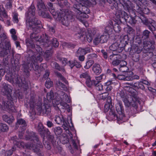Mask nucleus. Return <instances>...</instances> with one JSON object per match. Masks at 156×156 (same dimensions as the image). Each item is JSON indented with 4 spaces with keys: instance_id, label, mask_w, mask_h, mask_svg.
<instances>
[{
    "instance_id": "obj_64",
    "label": "nucleus",
    "mask_w": 156,
    "mask_h": 156,
    "mask_svg": "<svg viewBox=\"0 0 156 156\" xmlns=\"http://www.w3.org/2000/svg\"><path fill=\"white\" fill-rule=\"evenodd\" d=\"M45 148L48 150H49L51 148V145L49 142L45 141L43 142Z\"/></svg>"
},
{
    "instance_id": "obj_19",
    "label": "nucleus",
    "mask_w": 156,
    "mask_h": 156,
    "mask_svg": "<svg viewBox=\"0 0 156 156\" xmlns=\"http://www.w3.org/2000/svg\"><path fill=\"white\" fill-rule=\"evenodd\" d=\"M37 129L41 137H43V140L44 139L45 133L46 134H49L50 133V131L49 129H47L44 128L41 123H39L38 124Z\"/></svg>"
},
{
    "instance_id": "obj_1",
    "label": "nucleus",
    "mask_w": 156,
    "mask_h": 156,
    "mask_svg": "<svg viewBox=\"0 0 156 156\" xmlns=\"http://www.w3.org/2000/svg\"><path fill=\"white\" fill-rule=\"evenodd\" d=\"M36 101L34 98L31 97L30 99V102L28 104H25V106L27 108H30L32 110L31 114L34 115L36 114L35 110L34 107L37 111L40 114L42 112L44 114H46L48 115L51 112L50 106L48 104H44L42 106L41 101L40 100L38 101L36 103Z\"/></svg>"
},
{
    "instance_id": "obj_4",
    "label": "nucleus",
    "mask_w": 156,
    "mask_h": 156,
    "mask_svg": "<svg viewBox=\"0 0 156 156\" xmlns=\"http://www.w3.org/2000/svg\"><path fill=\"white\" fill-rule=\"evenodd\" d=\"M41 22L37 18L31 19L30 20L28 17L26 20V26L28 29L32 30L33 32L38 33L40 31V29L37 25L41 24Z\"/></svg>"
},
{
    "instance_id": "obj_36",
    "label": "nucleus",
    "mask_w": 156,
    "mask_h": 156,
    "mask_svg": "<svg viewBox=\"0 0 156 156\" xmlns=\"http://www.w3.org/2000/svg\"><path fill=\"white\" fill-rule=\"evenodd\" d=\"M33 50L29 49L27 51V53L30 57L29 60L30 61L32 60L34 58V56L36 54V52H34Z\"/></svg>"
},
{
    "instance_id": "obj_15",
    "label": "nucleus",
    "mask_w": 156,
    "mask_h": 156,
    "mask_svg": "<svg viewBox=\"0 0 156 156\" xmlns=\"http://www.w3.org/2000/svg\"><path fill=\"white\" fill-rule=\"evenodd\" d=\"M59 95H60V98L61 100L63 101H62L60 103L61 105L64 107H67L68 106V105L66 103L64 102V101H65L67 103H70V100L69 97L67 94L62 91H60Z\"/></svg>"
},
{
    "instance_id": "obj_21",
    "label": "nucleus",
    "mask_w": 156,
    "mask_h": 156,
    "mask_svg": "<svg viewBox=\"0 0 156 156\" xmlns=\"http://www.w3.org/2000/svg\"><path fill=\"white\" fill-rule=\"evenodd\" d=\"M35 14V9L34 5H32L30 6V8L28 9V10L26 14V20H27L28 17H29L30 20H31L30 19L31 16H34ZM34 18L33 19H34Z\"/></svg>"
},
{
    "instance_id": "obj_2",
    "label": "nucleus",
    "mask_w": 156,
    "mask_h": 156,
    "mask_svg": "<svg viewBox=\"0 0 156 156\" xmlns=\"http://www.w3.org/2000/svg\"><path fill=\"white\" fill-rule=\"evenodd\" d=\"M6 80L12 83L16 84L19 87H23L25 89H27L28 85L26 81H23L19 76L16 74L9 73L5 75Z\"/></svg>"
},
{
    "instance_id": "obj_34",
    "label": "nucleus",
    "mask_w": 156,
    "mask_h": 156,
    "mask_svg": "<svg viewBox=\"0 0 156 156\" xmlns=\"http://www.w3.org/2000/svg\"><path fill=\"white\" fill-rule=\"evenodd\" d=\"M124 21L128 22L132 25H134L136 23L137 20H136L135 17L129 16L128 15L127 20H125Z\"/></svg>"
},
{
    "instance_id": "obj_60",
    "label": "nucleus",
    "mask_w": 156,
    "mask_h": 156,
    "mask_svg": "<svg viewBox=\"0 0 156 156\" xmlns=\"http://www.w3.org/2000/svg\"><path fill=\"white\" fill-rule=\"evenodd\" d=\"M93 81H95V80H92L91 81L90 80V78L86 80V83L87 86L89 87H91L92 86H94V84L93 83Z\"/></svg>"
},
{
    "instance_id": "obj_42",
    "label": "nucleus",
    "mask_w": 156,
    "mask_h": 156,
    "mask_svg": "<svg viewBox=\"0 0 156 156\" xmlns=\"http://www.w3.org/2000/svg\"><path fill=\"white\" fill-rule=\"evenodd\" d=\"M150 33V32L148 30H145L144 31L142 34V39L144 40L149 38Z\"/></svg>"
},
{
    "instance_id": "obj_48",
    "label": "nucleus",
    "mask_w": 156,
    "mask_h": 156,
    "mask_svg": "<svg viewBox=\"0 0 156 156\" xmlns=\"http://www.w3.org/2000/svg\"><path fill=\"white\" fill-rule=\"evenodd\" d=\"M86 34V32L84 30H81L80 32L77 33L75 34V36L78 38H80L81 37H83Z\"/></svg>"
},
{
    "instance_id": "obj_14",
    "label": "nucleus",
    "mask_w": 156,
    "mask_h": 156,
    "mask_svg": "<svg viewBox=\"0 0 156 156\" xmlns=\"http://www.w3.org/2000/svg\"><path fill=\"white\" fill-rule=\"evenodd\" d=\"M115 108L119 116V120H122L123 118L125 117V114L124 109L122 103L119 101L115 105Z\"/></svg>"
},
{
    "instance_id": "obj_40",
    "label": "nucleus",
    "mask_w": 156,
    "mask_h": 156,
    "mask_svg": "<svg viewBox=\"0 0 156 156\" xmlns=\"http://www.w3.org/2000/svg\"><path fill=\"white\" fill-rule=\"evenodd\" d=\"M108 35V34L104 33L102 35H100V38L101 43H104L107 41Z\"/></svg>"
},
{
    "instance_id": "obj_11",
    "label": "nucleus",
    "mask_w": 156,
    "mask_h": 156,
    "mask_svg": "<svg viewBox=\"0 0 156 156\" xmlns=\"http://www.w3.org/2000/svg\"><path fill=\"white\" fill-rule=\"evenodd\" d=\"M139 17L143 23L147 26L150 30L152 31L155 30V27L153 25L154 23V20L151 19H147L143 16H140Z\"/></svg>"
},
{
    "instance_id": "obj_16",
    "label": "nucleus",
    "mask_w": 156,
    "mask_h": 156,
    "mask_svg": "<svg viewBox=\"0 0 156 156\" xmlns=\"http://www.w3.org/2000/svg\"><path fill=\"white\" fill-rule=\"evenodd\" d=\"M81 13L79 16H76V18L79 20H81V17L87 18L88 16L87 15L90 12L89 9L85 5H81Z\"/></svg>"
},
{
    "instance_id": "obj_41",
    "label": "nucleus",
    "mask_w": 156,
    "mask_h": 156,
    "mask_svg": "<svg viewBox=\"0 0 156 156\" xmlns=\"http://www.w3.org/2000/svg\"><path fill=\"white\" fill-rule=\"evenodd\" d=\"M48 135V139L49 142H51L54 145L55 142V140L54 135L51 134L50 133L49 134H47Z\"/></svg>"
},
{
    "instance_id": "obj_9",
    "label": "nucleus",
    "mask_w": 156,
    "mask_h": 156,
    "mask_svg": "<svg viewBox=\"0 0 156 156\" xmlns=\"http://www.w3.org/2000/svg\"><path fill=\"white\" fill-rule=\"evenodd\" d=\"M7 99L8 101H3L2 102V108L3 109L13 112H16V110L15 107L14 106L13 102L12 101V98L11 100Z\"/></svg>"
},
{
    "instance_id": "obj_56",
    "label": "nucleus",
    "mask_w": 156,
    "mask_h": 156,
    "mask_svg": "<svg viewBox=\"0 0 156 156\" xmlns=\"http://www.w3.org/2000/svg\"><path fill=\"white\" fill-rule=\"evenodd\" d=\"M58 59L61 62L62 65L64 66H65L67 64L68 60L67 59L64 58L58 57Z\"/></svg>"
},
{
    "instance_id": "obj_49",
    "label": "nucleus",
    "mask_w": 156,
    "mask_h": 156,
    "mask_svg": "<svg viewBox=\"0 0 156 156\" xmlns=\"http://www.w3.org/2000/svg\"><path fill=\"white\" fill-rule=\"evenodd\" d=\"M0 16L5 18H7L8 17L5 10L3 7H2V9L0 10Z\"/></svg>"
},
{
    "instance_id": "obj_24",
    "label": "nucleus",
    "mask_w": 156,
    "mask_h": 156,
    "mask_svg": "<svg viewBox=\"0 0 156 156\" xmlns=\"http://www.w3.org/2000/svg\"><path fill=\"white\" fill-rule=\"evenodd\" d=\"M17 124L20 125V129H21L23 131H25L27 126V124L25 121L23 119H20L17 120Z\"/></svg>"
},
{
    "instance_id": "obj_53",
    "label": "nucleus",
    "mask_w": 156,
    "mask_h": 156,
    "mask_svg": "<svg viewBox=\"0 0 156 156\" xmlns=\"http://www.w3.org/2000/svg\"><path fill=\"white\" fill-rule=\"evenodd\" d=\"M57 86L59 88H62V89L66 90H67V88L66 86L63 83L59 82L56 83Z\"/></svg>"
},
{
    "instance_id": "obj_28",
    "label": "nucleus",
    "mask_w": 156,
    "mask_h": 156,
    "mask_svg": "<svg viewBox=\"0 0 156 156\" xmlns=\"http://www.w3.org/2000/svg\"><path fill=\"white\" fill-rule=\"evenodd\" d=\"M92 70L96 75L99 74L101 72V68L100 65L95 63L92 67Z\"/></svg>"
},
{
    "instance_id": "obj_52",
    "label": "nucleus",
    "mask_w": 156,
    "mask_h": 156,
    "mask_svg": "<svg viewBox=\"0 0 156 156\" xmlns=\"http://www.w3.org/2000/svg\"><path fill=\"white\" fill-rule=\"evenodd\" d=\"M53 85L52 82L51 81L50 78H48L45 82V85L47 88L51 87Z\"/></svg>"
},
{
    "instance_id": "obj_23",
    "label": "nucleus",
    "mask_w": 156,
    "mask_h": 156,
    "mask_svg": "<svg viewBox=\"0 0 156 156\" xmlns=\"http://www.w3.org/2000/svg\"><path fill=\"white\" fill-rule=\"evenodd\" d=\"M24 72L25 73L29 72V70H31L34 69L33 65L31 61H30L24 64L23 65Z\"/></svg>"
},
{
    "instance_id": "obj_61",
    "label": "nucleus",
    "mask_w": 156,
    "mask_h": 156,
    "mask_svg": "<svg viewBox=\"0 0 156 156\" xmlns=\"http://www.w3.org/2000/svg\"><path fill=\"white\" fill-rule=\"evenodd\" d=\"M130 86H131L136 89H138V86L139 84V82H133L132 83H130L128 84Z\"/></svg>"
},
{
    "instance_id": "obj_8",
    "label": "nucleus",
    "mask_w": 156,
    "mask_h": 156,
    "mask_svg": "<svg viewBox=\"0 0 156 156\" xmlns=\"http://www.w3.org/2000/svg\"><path fill=\"white\" fill-rule=\"evenodd\" d=\"M55 121L59 125L63 124L62 127L66 130H68L70 125L68 122L65 120L62 115H56L55 117Z\"/></svg>"
},
{
    "instance_id": "obj_47",
    "label": "nucleus",
    "mask_w": 156,
    "mask_h": 156,
    "mask_svg": "<svg viewBox=\"0 0 156 156\" xmlns=\"http://www.w3.org/2000/svg\"><path fill=\"white\" fill-rule=\"evenodd\" d=\"M110 6L111 9L116 12L119 9L117 3L115 2V1H114Z\"/></svg>"
},
{
    "instance_id": "obj_44",
    "label": "nucleus",
    "mask_w": 156,
    "mask_h": 156,
    "mask_svg": "<svg viewBox=\"0 0 156 156\" xmlns=\"http://www.w3.org/2000/svg\"><path fill=\"white\" fill-rule=\"evenodd\" d=\"M81 78H84L87 80L90 78L89 72L86 71L84 73H82L80 76Z\"/></svg>"
},
{
    "instance_id": "obj_39",
    "label": "nucleus",
    "mask_w": 156,
    "mask_h": 156,
    "mask_svg": "<svg viewBox=\"0 0 156 156\" xmlns=\"http://www.w3.org/2000/svg\"><path fill=\"white\" fill-rule=\"evenodd\" d=\"M93 83L94 84V86L95 87L96 89L98 90H102L103 88V85L100 83L97 82L93 81Z\"/></svg>"
},
{
    "instance_id": "obj_51",
    "label": "nucleus",
    "mask_w": 156,
    "mask_h": 156,
    "mask_svg": "<svg viewBox=\"0 0 156 156\" xmlns=\"http://www.w3.org/2000/svg\"><path fill=\"white\" fill-rule=\"evenodd\" d=\"M52 52L51 50H47L44 53V57L46 58L47 60L49 59V57H51Z\"/></svg>"
},
{
    "instance_id": "obj_55",
    "label": "nucleus",
    "mask_w": 156,
    "mask_h": 156,
    "mask_svg": "<svg viewBox=\"0 0 156 156\" xmlns=\"http://www.w3.org/2000/svg\"><path fill=\"white\" fill-rule=\"evenodd\" d=\"M94 62L93 60H90L86 63V65L85 66V68L88 69L94 63Z\"/></svg>"
},
{
    "instance_id": "obj_17",
    "label": "nucleus",
    "mask_w": 156,
    "mask_h": 156,
    "mask_svg": "<svg viewBox=\"0 0 156 156\" xmlns=\"http://www.w3.org/2000/svg\"><path fill=\"white\" fill-rule=\"evenodd\" d=\"M3 87L2 89V92L6 96L7 99L11 100L12 98L11 95L12 90L9 86L5 83H3Z\"/></svg>"
},
{
    "instance_id": "obj_32",
    "label": "nucleus",
    "mask_w": 156,
    "mask_h": 156,
    "mask_svg": "<svg viewBox=\"0 0 156 156\" xmlns=\"http://www.w3.org/2000/svg\"><path fill=\"white\" fill-rule=\"evenodd\" d=\"M41 53H36L34 56V58L32 60L34 62H41L43 60L42 56Z\"/></svg>"
},
{
    "instance_id": "obj_57",
    "label": "nucleus",
    "mask_w": 156,
    "mask_h": 156,
    "mask_svg": "<svg viewBox=\"0 0 156 156\" xmlns=\"http://www.w3.org/2000/svg\"><path fill=\"white\" fill-rule=\"evenodd\" d=\"M120 56L118 54H113L111 55L109 58V59L111 60L114 61L116 58H120Z\"/></svg>"
},
{
    "instance_id": "obj_30",
    "label": "nucleus",
    "mask_w": 156,
    "mask_h": 156,
    "mask_svg": "<svg viewBox=\"0 0 156 156\" xmlns=\"http://www.w3.org/2000/svg\"><path fill=\"white\" fill-rule=\"evenodd\" d=\"M10 54V51L9 49H7V48L4 49H3L2 51L0 52V56L2 57H5V56H7V58H5L6 60H8V58Z\"/></svg>"
},
{
    "instance_id": "obj_13",
    "label": "nucleus",
    "mask_w": 156,
    "mask_h": 156,
    "mask_svg": "<svg viewBox=\"0 0 156 156\" xmlns=\"http://www.w3.org/2000/svg\"><path fill=\"white\" fill-rule=\"evenodd\" d=\"M128 14L125 11L119 9L116 12L115 14L117 20L121 22H123L125 20H127Z\"/></svg>"
},
{
    "instance_id": "obj_54",
    "label": "nucleus",
    "mask_w": 156,
    "mask_h": 156,
    "mask_svg": "<svg viewBox=\"0 0 156 156\" xmlns=\"http://www.w3.org/2000/svg\"><path fill=\"white\" fill-rule=\"evenodd\" d=\"M122 61L119 60V58H116L112 62L111 64L114 66H117L119 64H120Z\"/></svg>"
},
{
    "instance_id": "obj_58",
    "label": "nucleus",
    "mask_w": 156,
    "mask_h": 156,
    "mask_svg": "<svg viewBox=\"0 0 156 156\" xmlns=\"http://www.w3.org/2000/svg\"><path fill=\"white\" fill-rule=\"evenodd\" d=\"M144 47L146 49H150L152 45V43L148 41H144Z\"/></svg>"
},
{
    "instance_id": "obj_26",
    "label": "nucleus",
    "mask_w": 156,
    "mask_h": 156,
    "mask_svg": "<svg viewBox=\"0 0 156 156\" xmlns=\"http://www.w3.org/2000/svg\"><path fill=\"white\" fill-rule=\"evenodd\" d=\"M127 63L125 61H122L119 68V71L122 72H126L129 70V68L126 66Z\"/></svg>"
},
{
    "instance_id": "obj_6",
    "label": "nucleus",
    "mask_w": 156,
    "mask_h": 156,
    "mask_svg": "<svg viewBox=\"0 0 156 156\" xmlns=\"http://www.w3.org/2000/svg\"><path fill=\"white\" fill-rule=\"evenodd\" d=\"M124 102L126 106L128 107L130 106V108H129L127 110L129 111L128 114L129 115H131L136 114L137 112V109L138 107L137 102L139 103V101H136L134 102L133 101V102H130L127 100H124Z\"/></svg>"
},
{
    "instance_id": "obj_38",
    "label": "nucleus",
    "mask_w": 156,
    "mask_h": 156,
    "mask_svg": "<svg viewBox=\"0 0 156 156\" xmlns=\"http://www.w3.org/2000/svg\"><path fill=\"white\" fill-rule=\"evenodd\" d=\"M119 44L118 42H115L112 44L110 47L109 49L110 50L115 51H116L119 48Z\"/></svg>"
},
{
    "instance_id": "obj_50",
    "label": "nucleus",
    "mask_w": 156,
    "mask_h": 156,
    "mask_svg": "<svg viewBox=\"0 0 156 156\" xmlns=\"http://www.w3.org/2000/svg\"><path fill=\"white\" fill-rule=\"evenodd\" d=\"M54 131L56 135H60L62 133V129L60 127H57L54 128Z\"/></svg>"
},
{
    "instance_id": "obj_25",
    "label": "nucleus",
    "mask_w": 156,
    "mask_h": 156,
    "mask_svg": "<svg viewBox=\"0 0 156 156\" xmlns=\"http://www.w3.org/2000/svg\"><path fill=\"white\" fill-rule=\"evenodd\" d=\"M65 13H63V11L60 12H55V13L52 14L54 18L57 21H61L63 17L65 16Z\"/></svg>"
},
{
    "instance_id": "obj_7",
    "label": "nucleus",
    "mask_w": 156,
    "mask_h": 156,
    "mask_svg": "<svg viewBox=\"0 0 156 156\" xmlns=\"http://www.w3.org/2000/svg\"><path fill=\"white\" fill-rule=\"evenodd\" d=\"M64 13L65 16L62 18L61 22L63 25L68 27L70 22L74 20L75 16L73 15L72 12L70 11L66 10L64 11Z\"/></svg>"
},
{
    "instance_id": "obj_10",
    "label": "nucleus",
    "mask_w": 156,
    "mask_h": 156,
    "mask_svg": "<svg viewBox=\"0 0 156 156\" xmlns=\"http://www.w3.org/2000/svg\"><path fill=\"white\" fill-rule=\"evenodd\" d=\"M109 105H105V111L106 112L109 111V114L107 116V117L109 120H112L113 119H117L119 120V116L118 114H116L115 112L114 108H112L109 109L107 108L109 107Z\"/></svg>"
},
{
    "instance_id": "obj_46",
    "label": "nucleus",
    "mask_w": 156,
    "mask_h": 156,
    "mask_svg": "<svg viewBox=\"0 0 156 156\" xmlns=\"http://www.w3.org/2000/svg\"><path fill=\"white\" fill-rule=\"evenodd\" d=\"M53 66L55 68L59 71H62L63 72L65 73V70L63 68H61L59 65L56 62L53 63Z\"/></svg>"
},
{
    "instance_id": "obj_59",
    "label": "nucleus",
    "mask_w": 156,
    "mask_h": 156,
    "mask_svg": "<svg viewBox=\"0 0 156 156\" xmlns=\"http://www.w3.org/2000/svg\"><path fill=\"white\" fill-rule=\"evenodd\" d=\"M113 29L115 32L119 33L120 31L121 28L119 24H116L114 26Z\"/></svg>"
},
{
    "instance_id": "obj_29",
    "label": "nucleus",
    "mask_w": 156,
    "mask_h": 156,
    "mask_svg": "<svg viewBox=\"0 0 156 156\" xmlns=\"http://www.w3.org/2000/svg\"><path fill=\"white\" fill-rule=\"evenodd\" d=\"M82 5V3L75 4L73 6V10L77 14V16H79L80 13H81V5Z\"/></svg>"
},
{
    "instance_id": "obj_45",
    "label": "nucleus",
    "mask_w": 156,
    "mask_h": 156,
    "mask_svg": "<svg viewBox=\"0 0 156 156\" xmlns=\"http://www.w3.org/2000/svg\"><path fill=\"white\" fill-rule=\"evenodd\" d=\"M85 51L83 50V48H80L77 51L76 53V56H79L81 55H85Z\"/></svg>"
},
{
    "instance_id": "obj_5",
    "label": "nucleus",
    "mask_w": 156,
    "mask_h": 156,
    "mask_svg": "<svg viewBox=\"0 0 156 156\" xmlns=\"http://www.w3.org/2000/svg\"><path fill=\"white\" fill-rule=\"evenodd\" d=\"M43 36L44 37V39L42 40L41 43L42 45L45 46V48L48 47L50 45H51L55 48H57L58 46V42L56 38H52L51 37H48L45 34V37L44 34H43Z\"/></svg>"
},
{
    "instance_id": "obj_43",
    "label": "nucleus",
    "mask_w": 156,
    "mask_h": 156,
    "mask_svg": "<svg viewBox=\"0 0 156 156\" xmlns=\"http://www.w3.org/2000/svg\"><path fill=\"white\" fill-rule=\"evenodd\" d=\"M93 43L95 45H97L100 43H101L100 35L99 34L96 35L95 36L93 40Z\"/></svg>"
},
{
    "instance_id": "obj_63",
    "label": "nucleus",
    "mask_w": 156,
    "mask_h": 156,
    "mask_svg": "<svg viewBox=\"0 0 156 156\" xmlns=\"http://www.w3.org/2000/svg\"><path fill=\"white\" fill-rule=\"evenodd\" d=\"M18 14L16 13H14L13 16V19L14 23H17L19 21L18 19Z\"/></svg>"
},
{
    "instance_id": "obj_20",
    "label": "nucleus",
    "mask_w": 156,
    "mask_h": 156,
    "mask_svg": "<svg viewBox=\"0 0 156 156\" xmlns=\"http://www.w3.org/2000/svg\"><path fill=\"white\" fill-rule=\"evenodd\" d=\"M30 37L31 39V41L29 40H27L26 41L28 40L29 41H30V42L32 41L33 43V41H36L41 44V42L42 40L44 39V38L41 37V36L38 35L36 33H33L30 34Z\"/></svg>"
},
{
    "instance_id": "obj_22",
    "label": "nucleus",
    "mask_w": 156,
    "mask_h": 156,
    "mask_svg": "<svg viewBox=\"0 0 156 156\" xmlns=\"http://www.w3.org/2000/svg\"><path fill=\"white\" fill-rule=\"evenodd\" d=\"M96 33V31L94 29L88 30L86 37L87 40L88 42H90L92 41Z\"/></svg>"
},
{
    "instance_id": "obj_37",
    "label": "nucleus",
    "mask_w": 156,
    "mask_h": 156,
    "mask_svg": "<svg viewBox=\"0 0 156 156\" xmlns=\"http://www.w3.org/2000/svg\"><path fill=\"white\" fill-rule=\"evenodd\" d=\"M60 142L63 144H67L69 141L67 136L65 134H62L60 138Z\"/></svg>"
},
{
    "instance_id": "obj_31",
    "label": "nucleus",
    "mask_w": 156,
    "mask_h": 156,
    "mask_svg": "<svg viewBox=\"0 0 156 156\" xmlns=\"http://www.w3.org/2000/svg\"><path fill=\"white\" fill-rule=\"evenodd\" d=\"M2 118L4 121L9 124L11 123L14 120V117L12 115L9 116L7 115H4L2 116Z\"/></svg>"
},
{
    "instance_id": "obj_33",
    "label": "nucleus",
    "mask_w": 156,
    "mask_h": 156,
    "mask_svg": "<svg viewBox=\"0 0 156 156\" xmlns=\"http://www.w3.org/2000/svg\"><path fill=\"white\" fill-rule=\"evenodd\" d=\"M45 10H41L38 11L39 15L42 17L44 18H47L51 19V17L48 12H45Z\"/></svg>"
},
{
    "instance_id": "obj_12",
    "label": "nucleus",
    "mask_w": 156,
    "mask_h": 156,
    "mask_svg": "<svg viewBox=\"0 0 156 156\" xmlns=\"http://www.w3.org/2000/svg\"><path fill=\"white\" fill-rule=\"evenodd\" d=\"M133 9L139 13L140 16H144V14H148L150 11L148 8L144 7V8H141L140 6L136 3L134 5Z\"/></svg>"
},
{
    "instance_id": "obj_18",
    "label": "nucleus",
    "mask_w": 156,
    "mask_h": 156,
    "mask_svg": "<svg viewBox=\"0 0 156 156\" xmlns=\"http://www.w3.org/2000/svg\"><path fill=\"white\" fill-rule=\"evenodd\" d=\"M26 43L28 44H27L28 45H30L31 47V48H32L33 50L34 51L35 50H36L37 51L36 53H41L42 54V49L41 47L40 46H42V47H44L45 46H43V45L41 44V43H39L38 42H37V44H36V46L35 47L34 44H33V43L32 42L29 41L27 40L26 41Z\"/></svg>"
},
{
    "instance_id": "obj_35",
    "label": "nucleus",
    "mask_w": 156,
    "mask_h": 156,
    "mask_svg": "<svg viewBox=\"0 0 156 156\" xmlns=\"http://www.w3.org/2000/svg\"><path fill=\"white\" fill-rule=\"evenodd\" d=\"M47 7L50 13L52 14L55 13V9L53 6V4L51 2H48L47 4Z\"/></svg>"
},
{
    "instance_id": "obj_27",
    "label": "nucleus",
    "mask_w": 156,
    "mask_h": 156,
    "mask_svg": "<svg viewBox=\"0 0 156 156\" xmlns=\"http://www.w3.org/2000/svg\"><path fill=\"white\" fill-rule=\"evenodd\" d=\"M37 6L39 11L43 10H46L47 8L44 2L42 0H38L37 1Z\"/></svg>"
},
{
    "instance_id": "obj_3",
    "label": "nucleus",
    "mask_w": 156,
    "mask_h": 156,
    "mask_svg": "<svg viewBox=\"0 0 156 156\" xmlns=\"http://www.w3.org/2000/svg\"><path fill=\"white\" fill-rule=\"evenodd\" d=\"M29 139L33 140L36 144L37 146L32 144H27L25 145L26 147L28 149H32L35 152H39L40 151V148H42L43 145L36 133L33 132L31 133Z\"/></svg>"
},
{
    "instance_id": "obj_62",
    "label": "nucleus",
    "mask_w": 156,
    "mask_h": 156,
    "mask_svg": "<svg viewBox=\"0 0 156 156\" xmlns=\"http://www.w3.org/2000/svg\"><path fill=\"white\" fill-rule=\"evenodd\" d=\"M105 30L106 33H105L108 34V35L112 33V28L109 26L106 27L105 28Z\"/></svg>"
}]
</instances>
